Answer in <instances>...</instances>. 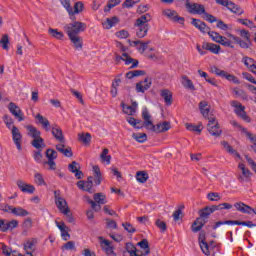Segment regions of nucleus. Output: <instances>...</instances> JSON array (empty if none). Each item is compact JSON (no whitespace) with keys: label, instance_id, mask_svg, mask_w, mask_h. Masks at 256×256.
<instances>
[{"label":"nucleus","instance_id":"1","mask_svg":"<svg viewBox=\"0 0 256 256\" xmlns=\"http://www.w3.org/2000/svg\"><path fill=\"white\" fill-rule=\"evenodd\" d=\"M142 119L144 120L145 129H148V131H153L154 133H165L171 129V122L167 121L154 125L151 120V114H149V110H147V108L142 110Z\"/></svg>","mask_w":256,"mask_h":256},{"label":"nucleus","instance_id":"2","mask_svg":"<svg viewBox=\"0 0 256 256\" xmlns=\"http://www.w3.org/2000/svg\"><path fill=\"white\" fill-rule=\"evenodd\" d=\"M238 33L240 37L236 36L235 34L228 33L227 37L228 39H231V41L239 45L241 49H250L251 46L253 45V42L251 41V33L245 29H240L238 30ZM245 39V40H243Z\"/></svg>","mask_w":256,"mask_h":256},{"label":"nucleus","instance_id":"3","mask_svg":"<svg viewBox=\"0 0 256 256\" xmlns=\"http://www.w3.org/2000/svg\"><path fill=\"white\" fill-rule=\"evenodd\" d=\"M149 21H151V14L146 13L140 18L136 19L135 27H136V36L138 39H143L147 37V33L149 32Z\"/></svg>","mask_w":256,"mask_h":256},{"label":"nucleus","instance_id":"4","mask_svg":"<svg viewBox=\"0 0 256 256\" xmlns=\"http://www.w3.org/2000/svg\"><path fill=\"white\" fill-rule=\"evenodd\" d=\"M208 35L215 43H219V45H222L223 47L235 49V43L232 41L231 38L222 36L221 34L215 31H208Z\"/></svg>","mask_w":256,"mask_h":256},{"label":"nucleus","instance_id":"5","mask_svg":"<svg viewBox=\"0 0 256 256\" xmlns=\"http://www.w3.org/2000/svg\"><path fill=\"white\" fill-rule=\"evenodd\" d=\"M85 29H87V24L79 21L64 26V31L68 36H79V33H83Z\"/></svg>","mask_w":256,"mask_h":256},{"label":"nucleus","instance_id":"6","mask_svg":"<svg viewBox=\"0 0 256 256\" xmlns=\"http://www.w3.org/2000/svg\"><path fill=\"white\" fill-rule=\"evenodd\" d=\"M231 107L234 108V113L239 117V119H242V121H245L246 123L251 122V117L247 115V112L245 111V106L241 104V102L237 100H233L230 102Z\"/></svg>","mask_w":256,"mask_h":256},{"label":"nucleus","instance_id":"7","mask_svg":"<svg viewBox=\"0 0 256 256\" xmlns=\"http://www.w3.org/2000/svg\"><path fill=\"white\" fill-rule=\"evenodd\" d=\"M54 199L56 207L62 212L63 215H67V213L71 212V209H69V206L67 204V200L61 197V191H54Z\"/></svg>","mask_w":256,"mask_h":256},{"label":"nucleus","instance_id":"8","mask_svg":"<svg viewBox=\"0 0 256 256\" xmlns=\"http://www.w3.org/2000/svg\"><path fill=\"white\" fill-rule=\"evenodd\" d=\"M61 5L66 9L67 13L70 15V18L73 20L75 17L73 15H77V13H81L83 11V2H77L74 5V11L71 7V1L70 0H60Z\"/></svg>","mask_w":256,"mask_h":256},{"label":"nucleus","instance_id":"9","mask_svg":"<svg viewBox=\"0 0 256 256\" xmlns=\"http://www.w3.org/2000/svg\"><path fill=\"white\" fill-rule=\"evenodd\" d=\"M88 203L94 211H101V205H105L107 203V197L103 193H96L94 194V201L88 199Z\"/></svg>","mask_w":256,"mask_h":256},{"label":"nucleus","instance_id":"10","mask_svg":"<svg viewBox=\"0 0 256 256\" xmlns=\"http://www.w3.org/2000/svg\"><path fill=\"white\" fill-rule=\"evenodd\" d=\"M46 158L48 159L47 161L43 162V165H48V170L49 171H56L57 170V163H55V159H57V151L48 148L46 150Z\"/></svg>","mask_w":256,"mask_h":256},{"label":"nucleus","instance_id":"11","mask_svg":"<svg viewBox=\"0 0 256 256\" xmlns=\"http://www.w3.org/2000/svg\"><path fill=\"white\" fill-rule=\"evenodd\" d=\"M238 169L241 170V173L237 176L239 183H249V181H251V176L253 175L251 170H249V168L242 162L238 164Z\"/></svg>","mask_w":256,"mask_h":256},{"label":"nucleus","instance_id":"12","mask_svg":"<svg viewBox=\"0 0 256 256\" xmlns=\"http://www.w3.org/2000/svg\"><path fill=\"white\" fill-rule=\"evenodd\" d=\"M207 130L213 137H221L223 130L219 127L217 119L214 117L208 118Z\"/></svg>","mask_w":256,"mask_h":256},{"label":"nucleus","instance_id":"13","mask_svg":"<svg viewBox=\"0 0 256 256\" xmlns=\"http://www.w3.org/2000/svg\"><path fill=\"white\" fill-rule=\"evenodd\" d=\"M98 239L100 241V247L107 256H117L115 253V247L111 245V241L104 239L102 236H99Z\"/></svg>","mask_w":256,"mask_h":256},{"label":"nucleus","instance_id":"14","mask_svg":"<svg viewBox=\"0 0 256 256\" xmlns=\"http://www.w3.org/2000/svg\"><path fill=\"white\" fill-rule=\"evenodd\" d=\"M8 111H10L11 115H13V117H15V119H18V121H20V122L25 121L23 111L14 102H10L8 104Z\"/></svg>","mask_w":256,"mask_h":256},{"label":"nucleus","instance_id":"15","mask_svg":"<svg viewBox=\"0 0 256 256\" xmlns=\"http://www.w3.org/2000/svg\"><path fill=\"white\" fill-rule=\"evenodd\" d=\"M186 9L193 15H203L205 13V6L202 4L186 2Z\"/></svg>","mask_w":256,"mask_h":256},{"label":"nucleus","instance_id":"16","mask_svg":"<svg viewBox=\"0 0 256 256\" xmlns=\"http://www.w3.org/2000/svg\"><path fill=\"white\" fill-rule=\"evenodd\" d=\"M11 133L14 144L16 145L18 151H21V143L23 142V135H21V131H19V128L16 126H12Z\"/></svg>","mask_w":256,"mask_h":256},{"label":"nucleus","instance_id":"17","mask_svg":"<svg viewBox=\"0 0 256 256\" xmlns=\"http://www.w3.org/2000/svg\"><path fill=\"white\" fill-rule=\"evenodd\" d=\"M78 189H81L82 191H86L87 193H95V190H93V177L89 176L88 180L85 181H78L77 182Z\"/></svg>","mask_w":256,"mask_h":256},{"label":"nucleus","instance_id":"18","mask_svg":"<svg viewBox=\"0 0 256 256\" xmlns=\"http://www.w3.org/2000/svg\"><path fill=\"white\" fill-rule=\"evenodd\" d=\"M16 185L18 189L22 191V193H28L29 195H33V193H35V186L32 184H27L23 180H17Z\"/></svg>","mask_w":256,"mask_h":256},{"label":"nucleus","instance_id":"19","mask_svg":"<svg viewBox=\"0 0 256 256\" xmlns=\"http://www.w3.org/2000/svg\"><path fill=\"white\" fill-rule=\"evenodd\" d=\"M128 43L130 47H136L137 51H139L140 53H145L151 41L148 40L147 42H142L139 40H135V41L128 40Z\"/></svg>","mask_w":256,"mask_h":256},{"label":"nucleus","instance_id":"20","mask_svg":"<svg viewBox=\"0 0 256 256\" xmlns=\"http://www.w3.org/2000/svg\"><path fill=\"white\" fill-rule=\"evenodd\" d=\"M117 59L124 61L125 65H131L130 69H135L139 66V60L131 58L127 53H123L122 56H118Z\"/></svg>","mask_w":256,"mask_h":256},{"label":"nucleus","instance_id":"21","mask_svg":"<svg viewBox=\"0 0 256 256\" xmlns=\"http://www.w3.org/2000/svg\"><path fill=\"white\" fill-rule=\"evenodd\" d=\"M151 79L145 78L144 81L136 83V92L145 93L147 90L151 89Z\"/></svg>","mask_w":256,"mask_h":256},{"label":"nucleus","instance_id":"22","mask_svg":"<svg viewBox=\"0 0 256 256\" xmlns=\"http://www.w3.org/2000/svg\"><path fill=\"white\" fill-rule=\"evenodd\" d=\"M80 169L79 163L77 161H73L68 165V171L70 173H74L76 179H83V172Z\"/></svg>","mask_w":256,"mask_h":256},{"label":"nucleus","instance_id":"23","mask_svg":"<svg viewBox=\"0 0 256 256\" xmlns=\"http://www.w3.org/2000/svg\"><path fill=\"white\" fill-rule=\"evenodd\" d=\"M52 135L56 141H59V143H65V136L63 135V130H61V127H59L57 124L52 126Z\"/></svg>","mask_w":256,"mask_h":256},{"label":"nucleus","instance_id":"24","mask_svg":"<svg viewBox=\"0 0 256 256\" xmlns=\"http://www.w3.org/2000/svg\"><path fill=\"white\" fill-rule=\"evenodd\" d=\"M242 63H244L245 67H247V69H249V71H251V73L256 75V62H255V59H253L251 57H248V56H244L242 58Z\"/></svg>","mask_w":256,"mask_h":256},{"label":"nucleus","instance_id":"25","mask_svg":"<svg viewBox=\"0 0 256 256\" xmlns=\"http://www.w3.org/2000/svg\"><path fill=\"white\" fill-rule=\"evenodd\" d=\"M215 211H219V207H215V205L209 207L206 206L204 209L199 211V215L201 219H209V215H212V213H215Z\"/></svg>","mask_w":256,"mask_h":256},{"label":"nucleus","instance_id":"26","mask_svg":"<svg viewBox=\"0 0 256 256\" xmlns=\"http://www.w3.org/2000/svg\"><path fill=\"white\" fill-rule=\"evenodd\" d=\"M202 49H205V51H210V53H214V55H219L221 46L209 42H203Z\"/></svg>","mask_w":256,"mask_h":256},{"label":"nucleus","instance_id":"27","mask_svg":"<svg viewBox=\"0 0 256 256\" xmlns=\"http://www.w3.org/2000/svg\"><path fill=\"white\" fill-rule=\"evenodd\" d=\"M35 245H37V239L27 240L24 243L26 255H33V253H35Z\"/></svg>","mask_w":256,"mask_h":256},{"label":"nucleus","instance_id":"28","mask_svg":"<svg viewBox=\"0 0 256 256\" xmlns=\"http://www.w3.org/2000/svg\"><path fill=\"white\" fill-rule=\"evenodd\" d=\"M221 145L224 147V149H226L229 155H232V157H234L235 159H241V154H239V152H237V150H235L233 146L229 145V142L222 141Z\"/></svg>","mask_w":256,"mask_h":256},{"label":"nucleus","instance_id":"29","mask_svg":"<svg viewBox=\"0 0 256 256\" xmlns=\"http://www.w3.org/2000/svg\"><path fill=\"white\" fill-rule=\"evenodd\" d=\"M234 207L237 211H240V213H246V215H251L253 208L251 206L243 203V202H237L234 204Z\"/></svg>","mask_w":256,"mask_h":256},{"label":"nucleus","instance_id":"30","mask_svg":"<svg viewBox=\"0 0 256 256\" xmlns=\"http://www.w3.org/2000/svg\"><path fill=\"white\" fill-rule=\"evenodd\" d=\"M8 211H10L13 215H16V217H27V215H29V211L21 207L8 206Z\"/></svg>","mask_w":256,"mask_h":256},{"label":"nucleus","instance_id":"31","mask_svg":"<svg viewBox=\"0 0 256 256\" xmlns=\"http://www.w3.org/2000/svg\"><path fill=\"white\" fill-rule=\"evenodd\" d=\"M226 8L228 9V11H231V13H234L235 15H243V13H245V10H243L241 6L235 4L232 1L228 2Z\"/></svg>","mask_w":256,"mask_h":256},{"label":"nucleus","instance_id":"32","mask_svg":"<svg viewBox=\"0 0 256 256\" xmlns=\"http://www.w3.org/2000/svg\"><path fill=\"white\" fill-rule=\"evenodd\" d=\"M160 96L164 99L166 105H173V93L169 89H163L160 91Z\"/></svg>","mask_w":256,"mask_h":256},{"label":"nucleus","instance_id":"33","mask_svg":"<svg viewBox=\"0 0 256 256\" xmlns=\"http://www.w3.org/2000/svg\"><path fill=\"white\" fill-rule=\"evenodd\" d=\"M205 223H207V221H205L204 218H197L192 224L193 233H198V231H201V229H203L205 226Z\"/></svg>","mask_w":256,"mask_h":256},{"label":"nucleus","instance_id":"34","mask_svg":"<svg viewBox=\"0 0 256 256\" xmlns=\"http://www.w3.org/2000/svg\"><path fill=\"white\" fill-rule=\"evenodd\" d=\"M36 119L38 120V123H40V125H42V127H43V129H45V131H47V132L51 131V122H49V120L47 118L43 117V115H41V114H37Z\"/></svg>","mask_w":256,"mask_h":256},{"label":"nucleus","instance_id":"35","mask_svg":"<svg viewBox=\"0 0 256 256\" xmlns=\"http://www.w3.org/2000/svg\"><path fill=\"white\" fill-rule=\"evenodd\" d=\"M56 149L59 151V153H62L64 157H73V151L71 150V147L65 148V144L63 143L57 144Z\"/></svg>","mask_w":256,"mask_h":256},{"label":"nucleus","instance_id":"36","mask_svg":"<svg viewBox=\"0 0 256 256\" xmlns=\"http://www.w3.org/2000/svg\"><path fill=\"white\" fill-rule=\"evenodd\" d=\"M126 121L129 123V125L133 126L134 129H143V127H145V122L135 119L134 117L126 118Z\"/></svg>","mask_w":256,"mask_h":256},{"label":"nucleus","instance_id":"37","mask_svg":"<svg viewBox=\"0 0 256 256\" xmlns=\"http://www.w3.org/2000/svg\"><path fill=\"white\" fill-rule=\"evenodd\" d=\"M119 23V18L117 16H113L112 18H107L106 21L102 22L104 29H111L115 27Z\"/></svg>","mask_w":256,"mask_h":256},{"label":"nucleus","instance_id":"38","mask_svg":"<svg viewBox=\"0 0 256 256\" xmlns=\"http://www.w3.org/2000/svg\"><path fill=\"white\" fill-rule=\"evenodd\" d=\"M137 246L143 250V256L149 255V253H151V248L149 247V241L147 239H142L137 243Z\"/></svg>","mask_w":256,"mask_h":256},{"label":"nucleus","instance_id":"39","mask_svg":"<svg viewBox=\"0 0 256 256\" xmlns=\"http://www.w3.org/2000/svg\"><path fill=\"white\" fill-rule=\"evenodd\" d=\"M32 147L34 149H38V151H42L43 147H45V140L40 136L38 138H34L31 142Z\"/></svg>","mask_w":256,"mask_h":256},{"label":"nucleus","instance_id":"40","mask_svg":"<svg viewBox=\"0 0 256 256\" xmlns=\"http://www.w3.org/2000/svg\"><path fill=\"white\" fill-rule=\"evenodd\" d=\"M71 43H73L75 49L81 50L83 49V38L80 36H68Z\"/></svg>","mask_w":256,"mask_h":256},{"label":"nucleus","instance_id":"41","mask_svg":"<svg viewBox=\"0 0 256 256\" xmlns=\"http://www.w3.org/2000/svg\"><path fill=\"white\" fill-rule=\"evenodd\" d=\"M26 129L28 131V136L32 137V139H37V138L41 137V131H39L34 126L28 125V126H26Z\"/></svg>","mask_w":256,"mask_h":256},{"label":"nucleus","instance_id":"42","mask_svg":"<svg viewBox=\"0 0 256 256\" xmlns=\"http://www.w3.org/2000/svg\"><path fill=\"white\" fill-rule=\"evenodd\" d=\"M100 159L102 163H106V165H111V155H109V149L104 148L102 153L100 154Z\"/></svg>","mask_w":256,"mask_h":256},{"label":"nucleus","instance_id":"43","mask_svg":"<svg viewBox=\"0 0 256 256\" xmlns=\"http://www.w3.org/2000/svg\"><path fill=\"white\" fill-rule=\"evenodd\" d=\"M93 173L95 185H101V179H103V177L101 176V169L99 166H93Z\"/></svg>","mask_w":256,"mask_h":256},{"label":"nucleus","instance_id":"44","mask_svg":"<svg viewBox=\"0 0 256 256\" xmlns=\"http://www.w3.org/2000/svg\"><path fill=\"white\" fill-rule=\"evenodd\" d=\"M202 235L200 234L199 237V243H200V248L201 251L204 253V255H211V251L209 250V244H207V242H205V240L202 239Z\"/></svg>","mask_w":256,"mask_h":256},{"label":"nucleus","instance_id":"45","mask_svg":"<svg viewBox=\"0 0 256 256\" xmlns=\"http://www.w3.org/2000/svg\"><path fill=\"white\" fill-rule=\"evenodd\" d=\"M182 85L186 89H190L191 91H195V85L193 84V81L189 79L187 76H182Z\"/></svg>","mask_w":256,"mask_h":256},{"label":"nucleus","instance_id":"46","mask_svg":"<svg viewBox=\"0 0 256 256\" xmlns=\"http://www.w3.org/2000/svg\"><path fill=\"white\" fill-rule=\"evenodd\" d=\"M136 179L138 183H147L149 174H147L145 171L137 172Z\"/></svg>","mask_w":256,"mask_h":256},{"label":"nucleus","instance_id":"47","mask_svg":"<svg viewBox=\"0 0 256 256\" xmlns=\"http://www.w3.org/2000/svg\"><path fill=\"white\" fill-rule=\"evenodd\" d=\"M78 141H80V143H84V145H89L91 143V134H78Z\"/></svg>","mask_w":256,"mask_h":256},{"label":"nucleus","instance_id":"48","mask_svg":"<svg viewBox=\"0 0 256 256\" xmlns=\"http://www.w3.org/2000/svg\"><path fill=\"white\" fill-rule=\"evenodd\" d=\"M145 75V71L143 70H133V71H129L126 73V78L127 79H133L135 77H141Z\"/></svg>","mask_w":256,"mask_h":256},{"label":"nucleus","instance_id":"49","mask_svg":"<svg viewBox=\"0 0 256 256\" xmlns=\"http://www.w3.org/2000/svg\"><path fill=\"white\" fill-rule=\"evenodd\" d=\"M48 33H49V35H51V37H54V39H58V40H61V39H63V37H65L63 32H59V30L53 29V28H50L48 30Z\"/></svg>","mask_w":256,"mask_h":256},{"label":"nucleus","instance_id":"50","mask_svg":"<svg viewBox=\"0 0 256 256\" xmlns=\"http://www.w3.org/2000/svg\"><path fill=\"white\" fill-rule=\"evenodd\" d=\"M223 79H227V81H231L232 83H234L235 85H239V83H241L239 81V78H237V76L232 75L227 73L226 71L224 72V75L222 76Z\"/></svg>","mask_w":256,"mask_h":256},{"label":"nucleus","instance_id":"51","mask_svg":"<svg viewBox=\"0 0 256 256\" xmlns=\"http://www.w3.org/2000/svg\"><path fill=\"white\" fill-rule=\"evenodd\" d=\"M132 137L138 143H145V141H147V134H145V133H133Z\"/></svg>","mask_w":256,"mask_h":256},{"label":"nucleus","instance_id":"52","mask_svg":"<svg viewBox=\"0 0 256 256\" xmlns=\"http://www.w3.org/2000/svg\"><path fill=\"white\" fill-rule=\"evenodd\" d=\"M201 127H202L201 124H199V125H193V124H189V123L186 124V129L188 131H194V133L200 134L203 131V128H201Z\"/></svg>","mask_w":256,"mask_h":256},{"label":"nucleus","instance_id":"53","mask_svg":"<svg viewBox=\"0 0 256 256\" xmlns=\"http://www.w3.org/2000/svg\"><path fill=\"white\" fill-rule=\"evenodd\" d=\"M3 120H4V123H5L6 127L8 129L12 130L13 127H14L13 123H15L13 118L10 115L5 114L4 117H3Z\"/></svg>","mask_w":256,"mask_h":256},{"label":"nucleus","instance_id":"54","mask_svg":"<svg viewBox=\"0 0 256 256\" xmlns=\"http://www.w3.org/2000/svg\"><path fill=\"white\" fill-rule=\"evenodd\" d=\"M62 251H77V247L73 241H68L62 246Z\"/></svg>","mask_w":256,"mask_h":256},{"label":"nucleus","instance_id":"55","mask_svg":"<svg viewBox=\"0 0 256 256\" xmlns=\"http://www.w3.org/2000/svg\"><path fill=\"white\" fill-rule=\"evenodd\" d=\"M238 23H241L245 27H249V29H256L255 23L249 19H238Z\"/></svg>","mask_w":256,"mask_h":256},{"label":"nucleus","instance_id":"56","mask_svg":"<svg viewBox=\"0 0 256 256\" xmlns=\"http://www.w3.org/2000/svg\"><path fill=\"white\" fill-rule=\"evenodd\" d=\"M34 182L36 183V185H47L45 183V179L43 178V174L41 173L34 174Z\"/></svg>","mask_w":256,"mask_h":256},{"label":"nucleus","instance_id":"57","mask_svg":"<svg viewBox=\"0 0 256 256\" xmlns=\"http://www.w3.org/2000/svg\"><path fill=\"white\" fill-rule=\"evenodd\" d=\"M163 15L168 17V19H171V21H175V17H177V11L171 10V9H167V10L163 11Z\"/></svg>","mask_w":256,"mask_h":256},{"label":"nucleus","instance_id":"58","mask_svg":"<svg viewBox=\"0 0 256 256\" xmlns=\"http://www.w3.org/2000/svg\"><path fill=\"white\" fill-rule=\"evenodd\" d=\"M126 251L130 256H137V248L131 243H126Z\"/></svg>","mask_w":256,"mask_h":256},{"label":"nucleus","instance_id":"59","mask_svg":"<svg viewBox=\"0 0 256 256\" xmlns=\"http://www.w3.org/2000/svg\"><path fill=\"white\" fill-rule=\"evenodd\" d=\"M139 0H125L122 4L123 9H131L134 5H137Z\"/></svg>","mask_w":256,"mask_h":256},{"label":"nucleus","instance_id":"60","mask_svg":"<svg viewBox=\"0 0 256 256\" xmlns=\"http://www.w3.org/2000/svg\"><path fill=\"white\" fill-rule=\"evenodd\" d=\"M242 133H244L246 135V137H248V139L251 141V143H253V145H255V147H256V136H255V134L247 131V128L242 129Z\"/></svg>","mask_w":256,"mask_h":256},{"label":"nucleus","instance_id":"61","mask_svg":"<svg viewBox=\"0 0 256 256\" xmlns=\"http://www.w3.org/2000/svg\"><path fill=\"white\" fill-rule=\"evenodd\" d=\"M0 45H2V49H9V36L6 34L0 40Z\"/></svg>","mask_w":256,"mask_h":256},{"label":"nucleus","instance_id":"62","mask_svg":"<svg viewBox=\"0 0 256 256\" xmlns=\"http://www.w3.org/2000/svg\"><path fill=\"white\" fill-rule=\"evenodd\" d=\"M209 201H221V196L217 192H210L207 194Z\"/></svg>","mask_w":256,"mask_h":256},{"label":"nucleus","instance_id":"63","mask_svg":"<svg viewBox=\"0 0 256 256\" xmlns=\"http://www.w3.org/2000/svg\"><path fill=\"white\" fill-rule=\"evenodd\" d=\"M0 251H2L3 255L5 256H11L12 253L11 248L5 245L4 243L1 244Z\"/></svg>","mask_w":256,"mask_h":256},{"label":"nucleus","instance_id":"64","mask_svg":"<svg viewBox=\"0 0 256 256\" xmlns=\"http://www.w3.org/2000/svg\"><path fill=\"white\" fill-rule=\"evenodd\" d=\"M122 106V109H123V112L126 114V115H135V110L133 109V107L131 106H125V104H121Z\"/></svg>","mask_w":256,"mask_h":256}]
</instances>
